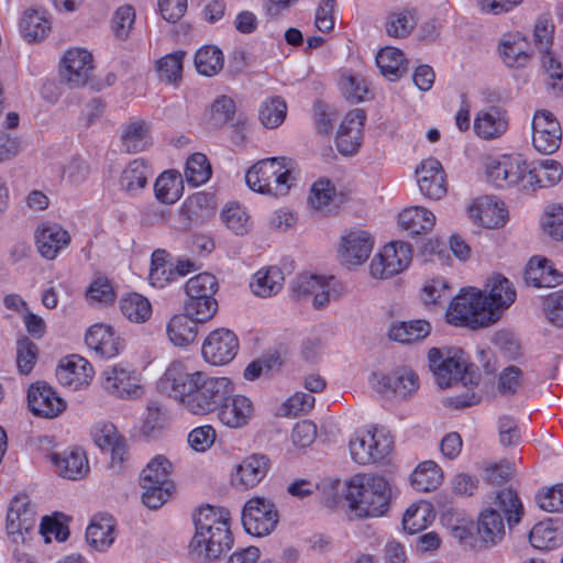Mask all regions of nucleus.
I'll return each instance as SVG.
<instances>
[{"label": "nucleus", "mask_w": 563, "mask_h": 563, "mask_svg": "<svg viewBox=\"0 0 563 563\" xmlns=\"http://www.w3.org/2000/svg\"><path fill=\"white\" fill-rule=\"evenodd\" d=\"M162 394L177 399L190 413L207 416L218 411L234 391V384L225 376H209L202 372L189 373L180 362L172 363L157 383Z\"/></svg>", "instance_id": "f257e3e1"}, {"label": "nucleus", "mask_w": 563, "mask_h": 563, "mask_svg": "<svg viewBox=\"0 0 563 563\" xmlns=\"http://www.w3.org/2000/svg\"><path fill=\"white\" fill-rule=\"evenodd\" d=\"M391 489L379 475L357 474L347 484L345 499L350 512L360 519L384 516L389 507Z\"/></svg>", "instance_id": "f03ea898"}, {"label": "nucleus", "mask_w": 563, "mask_h": 563, "mask_svg": "<svg viewBox=\"0 0 563 563\" xmlns=\"http://www.w3.org/2000/svg\"><path fill=\"white\" fill-rule=\"evenodd\" d=\"M494 505L495 508L484 510L477 523V531L481 539L485 543L496 544L501 541L505 536L504 514L508 525L511 527L521 520L523 515V506L512 489H503L497 493Z\"/></svg>", "instance_id": "7ed1b4c3"}, {"label": "nucleus", "mask_w": 563, "mask_h": 563, "mask_svg": "<svg viewBox=\"0 0 563 563\" xmlns=\"http://www.w3.org/2000/svg\"><path fill=\"white\" fill-rule=\"evenodd\" d=\"M291 179L284 157L262 159L245 174V181L253 191L274 196L286 195L291 187Z\"/></svg>", "instance_id": "20e7f679"}, {"label": "nucleus", "mask_w": 563, "mask_h": 563, "mask_svg": "<svg viewBox=\"0 0 563 563\" xmlns=\"http://www.w3.org/2000/svg\"><path fill=\"white\" fill-rule=\"evenodd\" d=\"M482 291L461 290L452 298L446 309V321L456 327L478 329L495 323L499 317L494 316L483 305Z\"/></svg>", "instance_id": "39448f33"}, {"label": "nucleus", "mask_w": 563, "mask_h": 563, "mask_svg": "<svg viewBox=\"0 0 563 563\" xmlns=\"http://www.w3.org/2000/svg\"><path fill=\"white\" fill-rule=\"evenodd\" d=\"M172 463L164 455L153 457L142 471V503L150 509L161 508L173 495Z\"/></svg>", "instance_id": "423d86ee"}, {"label": "nucleus", "mask_w": 563, "mask_h": 563, "mask_svg": "<svg viewBox=\"0 0 563 563\" xmlns=\"http://www.w3.org/2000/svg\"><path fill=\"white\" fill-rule=\"evenodd\" d=\"M217 290L218 280L210 273H201L189 278L185 286L187 300L184 311L197 321L207 322L218 310V302L214 298Z\"/></svg>", "instance_id": "0eeeda50"}, {"label": "nucleus", "mask_w": 563, "mask_h": 563, "mask_svg": "<svg viewBox=\"0 0 563 563\" xmlns=\"http://www.w3.org/2000/svg\"><path fill=\"white\" fill-rule=\"evenodd\" d=\"M393 448V437L385 430L375 427L356 432L349 444L351 459L360 465L383 461Z\"/></svg>", "instance_id": "6e6552de"}, {"label": "nucleus", "mask_w": 563, "mask_h": 563, "mask_svg": "<svg viewBox=\"0 0 563 563\" xmlns=\"http://www.w3.org/2000/svg\"><path fill=\"white\" fill-rule=\"evenodd\" d=\"M36 511L27 495H16L9 504L5 530L16 544L26 543L36 532Z\"/></svg>", "instance_id": "1a4fd4ad"}, {"label": "nucleus", "mask_w": 563, "mask_h": 563, "mask_svg": "<svg viewBox=\"0 0 563 563\" xmlns=\"http://www.w3.org/2000/svg\"><path fill=\"white\" fill-rule=\"evenodd\" d=\"M429 366L438 385L446 388L462 380L468 371V364L461 349L444 351L432 347L428 352Z\"/></svg>", "instance_id": "9d476101"}, {"label": "nucleus", "mask_w": 563, "mask_h": 563, "mask_svg": "<svg viewBox=\"0 0 563 563\" xmlns=\"http://www.w3.org/2000/svg\"><path fill=\"white\" fill-rule=\"evenodd\" d=\"M279 520L276 506L269 499L253 497L242 510V525L249 534L267 536L274 531Z\"/></svg>", "instance_id": "9b49d317"}, {"label": "nucleus", "mask_w": 563, "mask_h": 563, "mask_svg": "<svg viewBox=\"0 0 563 563\" xmlns=\"http://www.w3.org/2000/svg\"><path fill=\"white\" fill-rule=\"evenodd\" d=\"M93 71L92 54L80 47L67 49L59 60L58 74L62 82L69 88L86 86Z\"/></svg>", "instance_id": "f8f14e48"}, {"label": "nucleus", "mask_w": 563, "mask_h": 563, "mask_svg": "<svg viewBox=\"0 0 563 563\" xmlns=\"http://www.w3.org/2000/svg\"><path fill=\"white\" fill-rule=\"evenodd\" d=\"M412 258V249L406 242H390L374 256L371 274L375 278H389L405 271Z\"/></svg>", "instance_id": "ddd939ff"}, {"label": "nucleus", "mask_w": 563, "mask_h": 563, "mask_svg": "<svg viewBox=\"0 0 563 563\" xmlns=\"http://www.w3.org/2000/svg\"><path fill=\"white\" fill-rule=\"evenodd\" d=\"M526 161L519 154L501 155L486 164V177L497 188L519 186L523 189Z\"/></svg>", "instance_id": "4468645a"}, {"label": "nucleus", "mask_w": 563, "mask_h": 563, "mask_svg": "<svg viewBox=\"0 0 563 563\" xmlns=\"http://www.w3.org/2000/svg\"><path fill=\"white\" fill-rule=\"evenodd\" d=\"M240 347L236 334L225 328L211 331L201 346L203 360L214 366L229 364L238 354Z\"/></svg>", "instance_id": "2eb2a0df"}, {"label": "nucleus", "mask_w": 563, "mask_h": 563, "mask_svg": "<svg viewBox=\"0 0 563 563\" xmlns=\"http://www.w3.org/2000/svg\"><path fill=\"white\" fill-rule=\"evenodd\" d=\"M532 145L541 154H552L561 145L562 129L558 119L548 110H538L531 122Z\"/></svg>", "instance_id": "dca6fc26"}, {"label": "nucleus", "mask_w": 563, "mask_h": 563, "mask_svg": "<svg viewBox=\"0 0 563 563\" xmlns=\"http://www.w3.org/2000/svg\"><path fill=\"white\" fill-rule=\"evenodd\" d=\"M30 411L41 418L53 419L65 411L66 401L45 382H35L27 389Z\"/></svg>", "instance_id": "f3484780"}, {"label": "nucleus", "mask_w": 563, "mask_h": 563, "mask_svg": "<svg viewBox=\"0 0 563 563\" xmlns=\"http://www.w3.org/2000/svg\"><path fill=\"white\" fill-rule=\"evenodd\" d=\"M365 121L366 113L363 109H354L345 114L335 136V146L340 154L352 156L358 152Z\"/></svg>", "instance_id": "a211bd4d"}, {"label": "nucleus", "mask_w": 563, "mask_h": 563, "mask_svg": "<svg viewBox=\"0 0 563 563\" xmlns=\"http://www.w3.org/2000/svg\"><path fill=\"white\" fill-rule=\"evenodd\" d=\"M197 540V534L190 541V550L206 560L218 559L224 551L231 549L233 537L229 523H218L213 530L203 531Z\"/></svg>", "instance_id": "6ab92c4d"}, {"label": "nucleus", "mask_w": 563, "mask_h": 563, "mask_svg": "<svg viewBox=\"0 0 563 563\" xmlns=\"http://www.w3.org/2000/svg\"><path fill=\"white\" fill-rule=\"evenodd\" d=\"M93 376L91 364L80 355L73 354L64 357L56 368L58 383L71 390L87 386Z\"/></svg>", "instance_id": "aec40b11"}, {"label": "nucleus", "mask_w": 563, "mask_h": 563, "mask_svg": "<svg viewBox=\"0 0 563 563\" xmlns=\"http://www.w3.org/2000/svg\"><path fill=\"white\" fill-rule=\"evenodd\" d=\"M498 52L508 68H525L532 59L529 41L520 32L504 34L499 41Z\"/></svg>", "instance_id": "412c9836"}, {"label": "nucleus", "mask_w": 563, "mask_h": 563, "mask_svg": "<svg viewBox=\"0 0 563 563\" xmlns=\"http://www.w3.org/2000/svg\"><path fill=\"white\" fill-rule=\"evenodd\" d=\"M372 383L379 393H393L394 395L407 398L418 389V376L407 368H398L390 375L374 373Z\"/></svg>", "instance_id": "4be33fe9"}, {"label": "nucleus", "mask_w": 563, "mask_h": 563, "mask_svg": "<svg viewBox=\"0 0 563 563\" xmlns=\"http://www.w3.org/2000/svg\"><path fill=\"white\" fill-rule=\"evenodd\" d=\"M508 126V112L501 107L489 106L476 113L473 129L479 139L492 141L504 135Z\"/></svg>", "instance_id": "5701e85b"}, {"label": "nucleus", "mask_w": 563, "mask_h": 563, "mask_svg": "<svg viewBox=\"0 0 563 563\" xmlns=\"http://www.w3.org/2000/svg\"><path fill=\"white\" fill-rule=\"evenodd\" d=\"M254 412L253 402L244 395L231 393L217 411L219 421L231 429L245 427Z\"/></svg>", "instance_id": "b1692460"}, {"label": "nucleus", "mask_w": 563, "mask_h": 563, "mask_svg": "<svg viewBox=\"0 0 563 563\" xmlns=\"http://www.w3.org/2000/svg\"><path fill=\"white\" fill-rule=\"evenodd\" d=\"M216 211L212 195L199 191L188 197L180 208V221L185 228L199 227L210 220Z\"/></svg>", "instance_id": "393cba45"}, {"label": "nucleus", "mask_w": 563, "mask_h": 563, "mask_svg": "<svg viewBox=\"0 0 563 563\" xmlns=\"http://www.w3.org/2000/svg\"><path fill=\"white\" fill-rule=\"evenodd\" d=\"M103 388L120 398L139 396L141 386L136 372L115 365L103 372Z\"/></svg>", "instance_id": "a878e982"}, {"label": "nucleus", "mask_w": 563, "mask_h": 563, "mask_svg": "<svg viewBox=\"0 0 563 563\" xmlns=\"http://www.w3.org/2000/svg\"><path fill=\"white\" fill-rule=\"evenodd\" d=\"M416 173L422 195L430 199H440L445 195V175L438 159L430 157L422 161Z\"/></svg>", "instance_id": "bb28decb"}, {"label": "nucleus", "mask_w": 563, "mask_h": 563, "mask_svg": "<svg viewBox=\"0 0 563 563\" xmlns=\"http://www.w3.org/2000/svg\"><path fill=\"white\" fill-rule=\"evenodd\" d=\"M35 240L40 254L46 260H55L69 245L71 238L62 225L43 223L36 230Z\"/></svg>", "instance_id": "cd10ccee"}, {"label": "nucleus", "mask_w": 563, "mask_h": 563, "mask_svg": "<svg viewBox=\"0 0 563 563\" xmlns=\"http://www.w3.org/2000/svg\"><path fill=\"white\" fill-rule=\"evenodd\" d=\"M373 245L374 240L369 233L361 230L350 231L342 236L339 253L344 264L356 266L367 261Z\"/></svg>", "instance_id": "c85d7f7f"}, {"label": "nucleus", "mask_w": 563, "mask_h": 563, "mask_svg": "<svg viewBox=\"0 0 563 563\" xmlns=\"http://www.w3.org/2000/svg\"><path fill=\"white\" fill-rule=\"evenodd\" d=\"M485 292L487 296L482 291L483 305L498 317L499 312L507 309L516 299L512 284L500 274L494 275L487 280Z\"/></svg>", "instance_id": "c756f323"}, {"label": "nucleus", "mask_w": 563, "mask_h": 563, "mask_svg": "<svg viewBox=\"0 0 563 563\" xmlns=\"http://www.w3.org/2000/svg\"><path fill=\"white\" fill-rule=\"evenodd\" d=\"M85 342L89 349L104 358L117 356L123 349V342L114 330L104 324L91 325L85 335Z\"/></svg>", "instance_id": "7c9ffc66"}, {"label": "nucleus", "mask_w": 563, "mask_h": 563, "mask_svg": "<svg viewBox=\"0 0 563 563\" xmlns=\"http://www.w3.org/2000/svg\"><path fill=\"white\" fill-rule=\"evenodd\" d=\"M561 177L562 166L556 161L544 159L532 167L526 163L523 190L552 187L561 180Z\"/></svg>", "instance_id": "2f4dec72"}, {"label": "nucleus", "mask_w": 563, "mask_h": 563, "mask_svg": "<svg viewBox=\"0 0 563 563\" xmlns=\"http://www.w3.org/2000/svg\"><path fill=\"white\" fill-rule=\"evenodd\" d=\"M525 280L537 288L555 287L563 283V274L548 258L533 256L525 269Z\"/></svg>", "instance_id": "473e14b6"}, {"label": "nucleus", "mask_w": 563, "mask_h": 563, "mask_svg": "<svg viewBox=\"0 0 563 563\" xmlns=\"http://www.w3.org/2000/svg\"><path fill=\"white\" fill-rule=\"evenodd\" d=\"M269 470V460L262 454L246 456L236 467L233 483L245 489L255 487Z\"/></svg>", "instance_id": "72a5a7b5"}, {"label": "nucleus", "mask_w": 563, "mask_h": 563, "mask_svg": "<svg viewBox=\"0 0 563 563\" xmlns=\"http://www.w3.org/2000/svg\"><path fill=\"white\" fill-rule=\"evenodd\" d=\"M201 323L187 313L175 314L166 325V334L170 343L178 347H185L196 341L198 327Z\"/></svg>", "instance_id": "f704fd0d"}, {"label": "nucleus", "mask_w": 563, "mask_h": 563, "mask_svg": "<svg viewBox=\"0 0 563 563\" xmlns=\"http://www.w3.org/2000/svg\"><path fill=\"white\" fill-rule=\"evenodd\" d=\"M472 218L489 229L503 227L506 223L507 210L503 202L489 197L477 199L470 208Z\"/></svg>", "instance_id": "c9c22d12"}, {"label": "nucleus", "mask_w": 563, "mask_h": 563, "mask_svg": "<svg viewBox=\"0 0 563 563\" xmlns=\"http://www.w3.org/2000/svg\"><path fill=\"white\" fill-rule=\"evenodd\" d=\"M95 443L102 450L110 452L112 464H121L126 454V444L122 435L112 423H102L93 431Z\"/></svg>", "instance_id": "e433bc0d"}, {"label": "nucleus", "mask_w": 563, "mask_h": 563, "mask_svg": "<svg viewBox=\"0 0 563 563\" xmlns=\"http://www.w3.org/2000/svg\"><path fill=\"white\" fill-rule=\"evenodd\" d=\"M122 148L126 153H140L152 146L150 126L144 120L131 119L122 129Z\"/></svg>", "instance_id": "4c0bfd02"}, {"label": "nucleus", "mask_w": 563, "mask_h": 563, "mask_svg": "<svg viewBox=\"0 0 563 563\" xmlns=\"http://www.w3.org/2000/svg\"><path fill=\"white\" fill-rule=\"evenodd\" d=\"M152 176V169L144 158L131 161L122 170L119 185L120 188L131 196H136L143 190Z\"/></svg>", "instance_id": "58836bf2"}, {"label": "nucleus", "mask_w": 563, "mask_h": 563, "mask_svg": "<svg viewBox=\"0 0 563 563\" xmlns=\"http://www.w3.org/2000/svg\"><path fill=\"white\" fill-rule=\"evenodd\" d=\"M52 462L58 475L67 479H79L89 470L88 460L81 450H71L63 454L55 453L52 455Z\"/></svg>", "instance_id": "ea45409f"}, {"label": "nucleus", "mask_w": 563, "mask_h": 563, "mask_svg": "<svg viewBox=\"0 0 563 563\" xmlns=\"http://www.w3.org/2000/svg\"><path fill=\"white\" fill-rule=\"evenodd\" d=\"M399 225L411 236L430 232L435 223L434 214L422 207L405 209L398 219Z\"/></svg>", "instance_id": "a19ab883"}, {"label": "nucleus", "mask_w": 563, "mask_h": 563, "mask_svg": "<svg viewBox=\"0 0 563 563\" xmlns=\"http://www.w3.org/2000/svg\"><path fill=\"white\" fill-rule=\"evenodd\" d=\"M114 519L111 516L95 517L86 530V539L93 549L109 548L115 538Z\"/></svg>", "instance_id": "79ce46f5"}, {"label": "nucleus", "mask_w": 563, "mask_h": 563, "mask_svg": "<svg viewBox=\"0 0 563 563\" xmlns=\"http://www.w3.org/2000/svg\"><path fill=\"white\" fill-rule=\"evenodd\" d=\"M284 274L277 266H268L257 271L252 280L251 289L254 295L267 298L276 295L284 285Z\"/></svg>", "instance_id": "37998d69"}, {"label": "nucleus", "mask_w": 563, "mask_h": 563, "mask_svg": "<svg viewBox=\"0 0 563 563\" xmlns=\"http://www.w3.org/2000/svg\"><path fill=\"white\" fill-rule=\"evenodd\" d=\"M431 325L426 320H411L393 323L388 336L393 341L410 344L423 340L429 335Z\"/></svg>", "instance_id": "c03bdc74"}, {"label": "nucleus", "mask_w": 563, "mask_h": 563, "mask_svg": "<svg viewBox=\"0 0 563 563\" xmlns=\"http://www.w3.org/2000/svg\"><path fill=\"white\" fill-rule=\"evenodd\" d=\"M531 545L539 550H552L563 544V528L549 521H541L533 526L529 534Z\"/></svg>", "instance_id": "a18cd8bd"}, {"label": "nucleus", "mask_w": 563, "mask_h": 563, "mask_svg": "<svg viewBox=\"0 0 563 563\" xmlns=\"http://www.w3.org/2000/svg\"><path fill=\"white\" fill-rule=\"evenodd\" d=\"M22 36L29 42L43 40L51 31V21L45 12L27 9L20 21Z\"/></svg>", "instance_id": "49530a36"}, {"label": "nucleus", "mask_w": 563, "mask_h": 563, "mask_svg": "<svg viewBox=\"0 0 563 563\" xmlns=\"http://www.w3.org/2000/svg\"><path fill=\"white\" fill-rule=\"evenodd\" d=\"M183 189L181 175L175 170L162 173L154 184L156 199L167 205L176 202L181 197Z\"/></svg>", "instance_id": "de8ad7c7"}, {"label": "nucleus", "mask_w": 563, "mask_h": 563, "mask_svg": "<svg viewBox=\"0 0 563 563\" xmlns=\"http://www.w3.org/2000/svg\"><path fill=\"white\" fill-rule=\"evenodd\" d=\"M434 510L430 503L419 501L412 504L402 517L404 530L410 534L426 529L434 520Z\"/></svg>", "instance_id": "09e8293b"}, {"label": "nucleus", "mask_w": 563, "mask_h": 563, "mask_svg": "<svg viewBox=\"0 0 563 563\" xmlns=\"http://www.w3.org/2000/svg\"><path fill=\"white\" fill-rule=\"evenodd\" d=\"M442 479L440 466L433 461H424L412 472L411 486L418 492H431L440 486Z\"/></svg>", "instance_id": "8fccbe9b"}, {"label": "nucleus", "mask_w": 563, "mask_h": 563, "mask_svg": "<svg viewBox=\"0 0 563 563\" xmlns=\"http://www.w3.org/2000/svg\"><path fill=\"white\" fill-rule=\"evenodd\" d=\"M120 310L128 320L135 323H143L152 316L151 302L137 292H131L121 298Z\"/></svg>", "instance_id": "3c124183"}, {"label": "nucleus", "mask_w": 563, "mask_h": 563, "mask_svg": "<svg viewBox=\"0 0 563 563\" xmlns=\"http://www.w3.org/2000/svg\"><path fill=\"white\" fill-rule=\"evenodd\" d=\"M405 55L396 47L382 48L376 55V64L380 73L389 80L400 78L405 70Z\"/></svg>", "instance_id": "603ef678"}, {"label": "nucleus", "mask_w": 563, "mask_h": 563, "mask_svg": "<svg viewBox=\"0 0 563 563\" xmlns=\"http://www.w3.org/2000/svg\"><path fill=\"white\" fill-rule=\"evenodd\" d=\"M166 257L167 253L164 250H156L152 254L148 279L152 286L156 288H164L168 283L177 278L173 264Z\"/></svg>", "instance_id": "864d4df0"}, {"label": "nucleus", "mask_w": 563, "mask_h": 563, "mask_svg": "<svg viewBox=\"0 0 563 563\" xmlns=\"http://www.w3.org/2000/svg\"><path fill=\"white\" fill-rule=\"evenodd\" d=\"M223 66V53L216 46L206 45L195 55V67L200 75L211 77L217 75Z\"/></svg>", "instance_id": "5fc2aeb1"}, {"label": "nucleus", "mask_w": 563, "mask_h": 563, "mask_svg": "<svg viewBox=\"0 0 563 563\" xmlns=\"http://www.w3.org/2000/svg\"><path fill=\"white\" fill-rule=\"evenodd\" d=\"M287 104L282 97H271L263 101L258 110L261 123L267 129L278 128L286 119Z\"/></svg>", "instance_id": "6e6d98bb"}, {"label": "nucleus", "mask_w": 563, "mask_h": 563, "mask_svg": "<svg viewBox=\"0 0 563 563\" xmlns=\"http://www.w3.org/2000/svg\"><path fill=\"white\" fill-rule=\"evenodd\" d=\"M221 219L225 227L236 235L246 234L252 228V221L246 210L239 203H228L222 212Z\"/></svg>", "instance_id": "4d7b16f0"}, {"label": "nucleus", "mask_w": 563, "mask_h": 563, "mask_svg": "<svg viewBox=\"0 0 563 563\" xmlns=\"http://www.w3.org/2000/svg\"><path fill=\"white\" fill-rule=\"evenodd\" d=\"M188 184L197 187L209 180L211 166L207 156L202 153H195L187 158L184 172Z\"/></svg>", "instance_id": "13d9d810"}, {"label": "nucleus", "mask_w": 563, "mask_h": 563, "mask_svg": "<svg viewBox=\"0 0 563 563\" xmlns=\"http://www.w3.org/2000/svg\"><path fill=\"white\" fill-rule=\"evenodd\" d=\"M229 511L224 508H214L209 505L201 507L195 517L197 540L202 537L203 531L213 530L218 523H229Z\"/></svg>", "instance_id": "bf43d9fd"}, {"label": "nucleus", "mask_w": 563, "mask_h": 563, "mask_svg": "<svg viewBox=\"0 0 563 563\" xmlns=\"http://www.w3.org/2000/svg\"><path fill=\"white\" fill-rule=\"evenodd\" d=\"M417 21L411 10L391 11L386 19V32L393 37H405L415 27Z\"/></svg>", "instance_id": "052dcab7"}, {"label": "nucleus", "mask_w": 563, "mask_h": 563, "mask_svg": "<svg viewBox=\"0 0 563 563\" xmlns=\"http://www.w3.org/2000/svg\"><path fill=\"white\" fill-rule=\"evenodd\" d=\"M135 9L130 4L120 5L111 19V31L113 35L121 41H126L131 36L135 23Z\"/></svg>", "instance_id": "680f3d73"}, {"label": "nucleus", "mask_w": 563, "mask_h": 563, "mask_svg": "<svg viewBox=\"0 0 563 563\" xmlns=\"http://www.w3.org/2000/svg\"><path fill=\"white\" fill-rule=\"evenodd\" d=\"M185 53L177 51L163 56L156 63L159 78L168 84H176L181 79L183 60Z\"/></svg>", "instance_id": "e2e57ef3"}, {"label": "nucleus", "mask_w": 563, "mask_h": 563, "mask_svg": "<svg viewBox=\"0 0 563 563\" xmlns=\"http://www.w3.org/2000/svg\"><path fill=\"white\" fill-rule=\"evenodd\" d=\"M38 356L37 345L27 336L16 341V366L21 374L27 375L34 368Z\"/></svg>", "instance_id": "0e129e2a"}, {"label": "nucleus", "mask_w": 563, "mask_h": 563, "mask_svg": "<svg viewBox=\"0 0 563 563\" xmlns=\"http://www.w3.org/2000/svg\"><path fill=\"white\" fill-rule=\"evenodd\" d=\"M452 290L449 283L442 278H431L426 282L421 298L427 306H437L451 298Z\"/></svg>", "instance_id": "69168bd1"}, {"label": "nucleus", "mask_w": 563, "mask_h": 563, "mask_svg": "<svg viewBox=\"0 0 563 563\" xmlns=\"http://www.w3.org/2000/svg\"><path fill=\"white\" fill-rule=\"evenodd\" d=\"M541 227L552 240L563 242V206H549L541 219Z\"/></svg>", "instance_id": "338daca9"}, {"label": "nucleus", "mask_w": 563, "mask_h": 563, "mask_svg": "<svg viewBox=\"0 0 563 563\" xmlns=\"http://www.w3.org/2000/svg\"><path fill=\"white\" fill-rule=\"evenodd\" d=\"M340 88L344 97L352 102H362L368 99V86L362 77L343 75L340 78Z\"/></svg>", "instance_id": "774afa93"}]
</instances>
